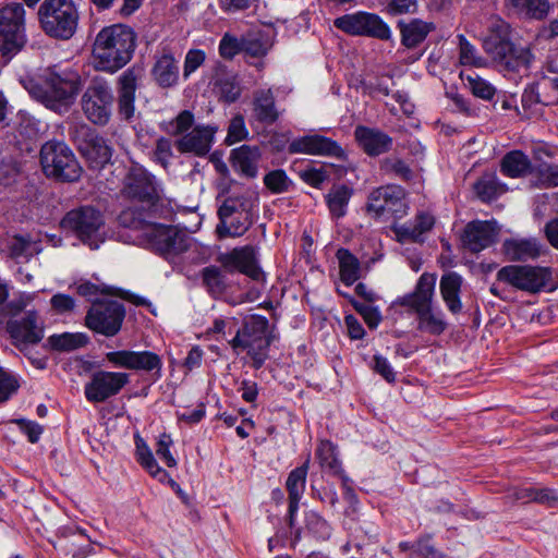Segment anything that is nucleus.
<instances>
[{
  "label": "nucleus",
  "mask_w": 558,
  "mask_h": 558,
  "mask_svg": "<svg viewBox=\"0 0 558 558\" xmlns=\"http://www.w3.org/2000/svg\"><path fill=\"white\" fill-rule=\"evenodd\" d=\"M242 37L238 38L226 33L219 43V53L223 59H232L242 52Z\"/></svg>",
  "instance_id": "obj_56"
},
{
  "label": "nucleus",
  "mask_w": 558,
  "mask_h": 558,
  "mask_svg": "<svg viewBox=\"0 0 558 558\" xmlns=\"http://www.w3.org/2000/svg\"><path fill=\"white\" fill-rule=\"evenodd\" d=\"M436 281V274L423 272L414 290L398 300L416 314L417 329L433 336L441 335L448 326L444 312L434 306Z\"/></svg>",
  "instance_id": "obj_3"
},
{
  "label": "nucleus",
  "mask_w": 558,
  "mask_h": 558,
  "mask_svg": "<svg viewBox=\"0 0 558 558\" xmlns=\"http://www.w3.org/2000/svg\"><path fill=\"white\" fill-rule=\"evenodd\" d=\"M533 163L530 158L521 150H511L507 153L500 163L501 172L509 178H522L531 175Z\"/></svg>",
  "instance_id": "obj_34"
},
{
  "label": "nucleus",
  "mask_w": 558,
  "mask_h": 558,
  "mask_svg": "<svg viewBox=\"0 0 558 558\" xmlns=\"http://www.w3.org/2000/svg\"><path fill=\"white\" fill-rule=\"evenodd\" d=\"M155 159L162 166L167 167L173 156L172 143L169 138L161 137L156 143L154 151Z\"/></svg>",
  "instance_id": "obj_60"
},
{
  "label": "nucleus",
  "mask_w": 558,
  "mask_h": 558,
  "mask_svg": "<svg viewBox=\"0 0 558 558\" xmlns=\"http://www.w3.org/2000/svg\"><path fill=\"white\" fill-rule=\"evenodd\" d=\"M125 195L136 202L131 207L138 208L144 217H163L170 219L173 210L163 199L159 186L150 173L142 168H133L124 185Z\"/></svg>",
  "instance_id": "obj_6"
},
{
  "label": "nucleus",
  "mask_w": 558,
  "mask_h": 558,
  "mask_svg": "<svg viewBox=\"0 0 558 558\" xmlns=\"http://www.w3.org/2000/svg\"><path fill=\"white\" fill-rule=\"evenodd\" d=\"M217 130L218 128L214 125H196L190 132L179 137L174 145L182 154H193L203 157L209 153Z\"/></svg>",
  "instance_id": "obj_23"
},
{
  "label": "nucleus",
  "mask_w": 558,
  "mask_h": 558,
  "mask_svg": "<svg viewBox=\"0 0 558 558\" xmlns=\"http://www.w3.org/2000/svg\"><path fill=\"white\" fill-rule=\"evenodd\" d=\"M113 93L104 77H94L81 98V107L86 119L95 125H107L112 116Z\"/></svg>",
  "instance_id": "obj_12"
},
{
  "label": "nucleus",
  "mask_w": 558,
  "mask_h": 558,
  "mask_svg": "<svg viewBox=\"0 0 558 558\" xmlns=\"http://www.w3.org/2000/svg\"><path fill=\"white\" fill-rule=\"evenodd\" d=\"M125 317L124 306L118 301L96 302L87 312L86 326L106 337L116 336L122 326Z\"/></svg>",
  "instance_id": "obj_17"
},
{
  "label": "nucleus",
  "mask_w": 558,
  "mask_h": 558,
  "mask_svg": "<svg viewBox=\"0 0 558 558\" xmlns=\"http://www.w3.org/2000/svg\"><path fill=\"white\" fill-rule=\"evenodd\" d=\"M489 31L483 43L486 53L505 71L527 70L533 58L531 50L510 41L509 24L502 20H495L492 22Z\"/></svg>",
  "instance_id": "obj_5"
},
{
  "label": "nucleus",
  "mask_w": 558,
  "mask_h": 558,
  "mask_svg": "<svg viewBox=\"0 0 558 558\" xmlns=\"http://www.w3.org/2000/svg\"><path fill=\"white\" fill-rule=\"evenodd\" d=\"M506 257L512 262L536 259L544 252V245L535 238H511L502 243Z\"/></svg>",
  "instance_id": "obj_28"
},
{
  "label": "nucleus",
  "mask_w": 558,
  "mask_h": 558,
  "mask_svg": "<svg viewBox=\"0 0 558 558\" xmlns=\"http://www.w3.org/2000/svg\"><path fill=\"white\" fill-rule=\"evenodd\" d=\"M71 137L77 145L81 154L95 168H102L109 163L113 148L108 141L86 124L75 126L70 131Z\"/></svg>",
  "instance_id": "obj_16"
},
{
  "label": "nucleus",
  "mask_w": 558,
  "mask_h": 558,
  "mask_svg": "<svg viewBox=\"0 0 558 558\" xmlns=\"http://www.w3.org/2000/svg\"><path fill=\"white\" fill-rule=\"evenodd\" d=\"M7 331L13 344L22 352L28 345L37 344L44 339V326L36 311H28L21 319L7 323Z\"/></svg>",
  "instance_id": "obj_20"
},
{
  "label": "nucleus",
  "mask_w": 558,
  "mask_h": 558,
  "mask_svg": "<svg viewBox=\"0 0 558 558\" xmlns=\"http://www.w3.org/2000/svg\"><path fill=\"white\" fill-rule=\"evenodd\" d=\"M339 260L340 279L345 286H351L361 277V265L359 259L345 248L337 252Z\"/></svg>",
  "instance_id": "obj_41"
},
{
  "label": "nucleus",
  "mask_w": 558,
  "mask_h": 558,
  "mask_svg": "<svg viewBox=\"0 0 558 558\" xmlns=\"http://www.w3.org/2000/svg\"><path fill=\"white\" fill-rule=\"evenodd\" d=\"M380 170L387 174H393L403 181L413 179L412 169L402 159L398 157H387L380 161Z\"/></svg>",
  "instance_id": "obj_50"
},
{
  "label": "nucleus",
  "mask_w": 558,
  "mask_h": 558,
  "mask_svg": "<svg viewBox=\"0 0 558 558\" xmlns=\"http://www.w3.org/2000/svg\"><path fill=\"white\" fill-rule=\"evenodd\" d=\"M550 271L546 267L529 265H508L497 272V280L518 290L535 293L541 291L550 279Z\"/></svg>",
  "instance_id": "obj_15"
},
{
  "label": "nucleus",
  "mask_w": 558,
  "mask_h": 558,
  "mask_svg": "<svg viewBox=\"0 0 558 558\" xmlns=\"http://www.w3.org/2000/svg\"><path fill=\"white\" fill-rule=\"evenodd\" d=\"M362 36L373 37L380 40H389L391 39V29L379 15L364 12Z\"/></svg>",
  "instance_id": "obj_44"
},
{
  "label": "nucleus",
  "mask_w": 558,
  "mask_h": 558,
  "mask_svg": "<svg viewBox=\"0 0 558 558\" xmlns=\"http://www.w3.org/2000/svg\"><path fill=\"white\" fill-rule=\"evenodd\" d=\"M265 186L272 194H282L290 190L292 181L288 177L284 170L276 169L265 174L264 179Z\"/></svg>",
  "instance_id": "obj_47"
},
{
  "label": "nucleus",
  "mask_w": 558,
  "mask_h": 558,
  "mask_svg": "<svg viewBox=\"0 0 558 558\" xmlns=\"http://www.w3.org/2000/svg\"><path fill=\"white\" fill-rule=\"evenodd\" d=\"M194 124V116L191 111L184 110L180 112L177 118L171 122L172 134H185L191 131Z\"/></svg>",
  "instance_id": "obj_59"
},
{
  "label": "nucleus",
  "mask_w": 558,
  "mask_h": 558,
  "mask_svg": "<svg viewBox=\"0 0 558 558\" xmlns=\"http://www.w3.org/2000/svg\"><path fill=\"white\" fill-rule=\"evenodd\" d=\"M435 225L433 215L420 211L412 221L395 223L391 228L400 243L423 242V234L430 231Z\"/></svg>",
  "instance_id": "obj_27"
},
{
  "label": "nucleus",
  "mask_w": 558,
  "mask_h": 558,
  "mask_svg": "<svg viewBox=\"0 0 558 558\" xmlns=\"http://www.w3.org/2000/svg\"><path fill=\"white\" fill-rule=\"evenodd\" d=\"M252 118L262 124H274L279 118L271 88L257 89L253 94Z\"/></svg>",
  "instance_id": "obj_30"
},
{
  "label": "nucleus",
  "mask_w": 558,
  "mask_h": 558,
  "mask_svg": "<svg viewBox=\"0 0 558 558\" xmlns=\"http://www.w3.org/2000/svg\"><path fill=\"white\" fill-rule=\"evenodd\" d=\"M373 369L388 383L396 381V373L393 372L389 361L386 357L379 354L374 355Z\"/></svg>",
  "instance_id": "obj_63"
},
{
  "label": "nucleus",
  "mask_w": 558,
  "mask_h": 558,
  "mask_svg": "<svg viewBox=\"0 0 558 558\" xmlns=\"http://www.w3.org/2000/svg\"><path fill=\"white\" fill-rule=\"evenodd\" d=\"M143 73L142 66L133 65L118 77L119 113L125 120H130L134 116L135 92L137 89V82L142 78Z\"/></svg>",
  "instance_id": "obj_24"
},
{
  "label": "nucleus",
  "mask_w": 558,
  "mask_h": 558,
  "mask_svg": "<svg viewBox=\"0 0 558 558\" xmlns=\"http://www.w3.org/2000/svg\"><path fill=\"white\" fill-rule=\"evenodd\" d=\"M397 27L401 35V44L409 49L421 45L436 28L434 23L421 19L400 20Z\"/></svg>",
  "instance_id": "obj_31"
},
{
  "label": "nucleus",
  "mask_w": 558,
  "mask_h": 558,
  "mask_svg": "<svg viewBox=\"0 0 558 558\" xmlns=\"http://www.w3.org/2000/svg\"><path fill=\"white\" fill-rule=\"evenodd\" d=\"M248 136L245 120L242 114H235L229 123L226 142L229 145L241 142Z\"/></svg>",
  "instance_id": "obj_54"
},
{
  "label": "nucleus",
  "mask_w": 558,
  "mask_h": 558,
  "mask_svg": "<svg viewBox=\"0 0 558 558\" xmlns=\"http://www.w3.org/2000/svg\"><path fill=\"white\" fill-rule=\"evenodd\" d=\"M104 360L113 367L130 371L154 372L161 376V357L153 351L118 350L105 353Z\"/></svg>",
  "instance_id": "obj_19"
},
{
  "label": "nucleus",
  "mask_w": 558,
  "mask_h": 558,
  "mask_svg": "<svg viewBox=\"0 0 558 558\" xmlns=\"http://www.w3.org/2000/svg\"><path fill=\"white\" fill-rule=\"evenodd\" d=\"M290 154H308L318 156H331L339 159L344 158V150L329 137L314 134L294 138L289 143Z\"/></svg>",
  "instance_id": "obj_22"
},
{
  "label": "nucleus",
  "mask_w": 558,
  "mask_h": 558,
  "mask_svg": "<svg viewBox=\"0 0 558 558\" xmlns=\"http://www.w3.org/2000/svg\"><path fill=\"white\" fill-rule=\"evenodd\" d=\"M228 272L240 271L255 281H264L265 275L257 264L256 251L252 245L233 248L219 257Z\"/></svg>",
  "instance_id": "obj_21"
},
{
  "label": "nucleus",
  "mask_w": 558,
  "mask_h": 558,
  "mask_svg": "<svg viewBox=\"0 0 558 558\" xmlns=\"http://www.w3.org/2000/svg\"><path fill=\"white\" fill-rule=\"evenodd\" d=\"M316 456L319 465L328 471L329 473L337 475L342 478L345 483L348 477L345 476L341 462L336 452V446L329 440H322L316 449Z\"/></svg>",
  "instance_id": "obj_36"
},
{
  "label": "nucleus",
  "mask_w": 558,
  "mask_h": 558,
  "mask_svg": "<svg viewBox=\"0 0 558 558\" xmlns=\"http://www.w3.org/2000/svg\"><path fill=\"white\" fill-rule=\"evenodd\" d=\"M462 287V277L457 272H447L440 278L439 289L441 298L452 314H459L462 311L460 292Z\"/></svg>",
  "instance_id": "obj_32"
},
{
  "label": "nucleus",
  "mask_w": 558,
  "mask_h": 558,
  "mask_svg": "<svg viewBox=\"0 0 558 558\" xmlns=\"http://www.w3.org/2000/svg\"><path fill=\"white\" fill-rule=\"evenodd\" d=\"M205 58L206 56L203 50H190L185 56L183 75L187 77L195 72L204 63Z\"/></svg>",
  "instance_id": "obj_61"
},
{
  "label": "nucleus",
  "mask_w": 558,
  "mask_h": 558,
  "mask_svg": "<svg viewBox=\"0 0 558 558\" xmlns=\"http://www.w3.org/2000/svg\"><path fill=\"white\" fill-rule=\"evenodd\" d=\"M474 190L482 201L489 202L505 193L506 187L494 173H486L476 181Z\"/></svg>",
  "instance_id": "obj_43"
},
{
  "label": "nucleus",
  "mask_w": 558,
  "mask_h": 558,
  "mask_svg": "<svg viewBox=\"0 0 558 558\" xmlns=\"http://www.w3.org/2000/svg\"><path fill=\"white\" fill-rule=\"evenodd\" d=\"M136 47V35L123 24L104 27L93 45V62L97 71L113 74L132 59Z\"/></svg>",
  "instance_id": "obj_2"
},
{
  "label": "nucleus",
  "mask_w": 558,
  "mask_h": 558,
  "mask_svg": "<svg viewBox=\"0 0 558 558\" xmlns=\"http://www.w3.org/2000/svg\"><path fill=\"white\" fill-rule=\"evenodd\" d=\"M61 227L90 250L99 248L109 235L104 214L90 205L68 211L61 220Z\"/></svg>",
  "instance_id": "obj_8"
},
{
  "label": "nucleus",
  "mask_w": 558,
  "mask_h": 558,
  "mask_svg": "<svg viewBox=\"0 0 558 558\" xmlns=\"http://www.w3.org/2000/svg\"><path fill=\"white\" fill-rule=\"evenodd\" d=\"M461 77L462 80L466 81L470 90L475 97L482 98L484 100H490L495 96L496 88L477 74H468L464 76L461 73Z\"/></svg>",
  "instance_id": "obj_49"
},
{
  "label": "nucleus",
  "mask_w": 558,
  "mask_h": 558,
  "mask_svg": "<svg viewBox=\"0 0 558 558\" xmlns=\"http://www.w3.org/2000/svg\"><path fill=\"white\" fill-rule=\"evenodd\" d=\"M531 182L541 189L558 186V165L549 162H537L531 169Z\"/></svg>",
  "instance_id": "obj_40"
},
{
  "label": "nucleus",
  "mask_w": 558,
  "mask_h": 558,
  "mask_svg": "<svg viewBox=\"0 0 558 558\" xmlns=\"http://www.w3.org/2000/svg\"><path fill=\"white\" fill-rule=\"evenodd\" d=\"M158 217H144L136 207H128L118 216L119 225L129 229L133 244L150 248L171 263L190 247V238L174 226L155 222Z\"/></svg>",
  "instance_id": "obj_1"
},
{
  "label": "nucleus",
  "mask_w": 558,
  "mask_h": 558,
  "mask_svg": "<svg viewBox=\"0 0 558 558\" xmlns=\"http://www.w3.org/2000/svg\"><path fill=\"white\" fill-rule=\"evenodd\" d=\"M20 383L17 377L0 367V403L7 402L19 390Z\"/></svg>",
  "instance_id": "obj_52"
},
{
  "label": "nucleus",
  "mask_w": 558,
  "mask_h": 558,
  "mask_svg": "<svg viewBox=\"0 0 558 558\" xmlns=\"http://www.w3.org/2000/svg\"><path fill=\"white\" fill-rule=\"evenodd\" d=\"M135 445H136V459L137 462L155 478H157L159 482H166L169 480V474L166 470L161 469L150 448L147 446V444L144 441L143 438L140 436L135 437Z\"/></svg>",
  "instance_id": "obj_37"
},
{
  "label": "nucleus",
  "mask_w": 558,
  "mask_h": 558,
  "mask_svg": "<svg viewBox=\"0 0 558 558\" xmlns=\"http://www.w3.org/2000/svg\"><path fill=\"white\" fill-rule=\"evenodd\" d=\"M498 234L496 222L493 221H472L466 225L462 243L465 248L473 253H478L490 246Z\"/></svg>",
  "instance_id": "obj_25"
},
{
  "label": "nucleus",
  "mask_w": 558,
  "mask_h": 558,
  "mask_svg": "<svg viewBox=\"0 0 558 558\" xmlns=\"http://www.w3.org/2000/svg\"><path fill=\"white\" fill-rule=\"evenodd\" d=\"M269 322L265 316L251 315L244 318L242 327L229 341L234 351L242 350L252 359V365L259 369L268 359L270 344L276 340L272 331H268Z\"/></svg>",
  "instance_id": "obj_7"
},
{
  "label": "nucleus",
  "mask_w": 558,
  "mask_h": 558,
  "mask_svg": "<svg viewBox=\"0 0 558 558\" xmlns=\"http://www.w3.org/2000/svg\"><path fill=\"white\" fill-rule=\"evenodd\" d=\"M534 501L549 508H558V493L551 488H535Z\"/></svg>",
  "instance_id": "obj_64"
},
{
  "label": "nucleus",
  "mask_w": 558,
  "mask_h": 558,
  "mask_svg": "<svg viewBox=\"0 0 558 558\" xmlns=\"http://www.w3.org/2000/svg\"><path fill=\"white\" fill-rule=\"evenodd\" d=\"M242 52L251 57H263L269 50L267 38L260 34L242 36Z\"/></svg>",
  "instance_id": "obj_51"
},
{
  "label": "nucleus",
  "mask_w": 558,
  "mask_h": 558,
  "mask_svg": "<svg viewBox=\"0 0 558 558\" xmlns=\"http://www.w3.org/2000/svg\"><path fill=\"white\" fill-rule=\"evenodd\" d=\"M254 201L247 194L228 196L218 208L219 223L216 232L219 238H238L253 225Z\"/></svg>",
  "instance_id": "obj_10"
},
{
  "label": "nucleus",
  "mask_w": 558,
  "mask_h": 558,
  "mask_svg": "<svg viewBox=\"0 0 558 558\" xmlns=\"http://www.w3.org/2000/svg\"><path fill=\"white\" fill-rule=\"evenodd\" d=\"M80 88V76L74 72L49 70L41 82L26 85L29 95L47 108L62 112L74 101Z\"/></svg>",
  "instance_id": "obj_4"
},
{
  "label": "nucleus",
  "mask_w": 558,
  "mask_h": 558,
  "mask_svg": "<svg viewBox=\"0 0 558 558\" xmlns=\"http://www.w3.org/2000/svg\"><path fill=\"white\" fill-rule=\"evenodd\" d=\"M15 424L20 427L21 432L26 435L27 439L32 444L39 440L43 434V427L38 423L25 418H19L15 421Z\"/></svg>",
  "instance_id": "obj_62"
},
{
  "label": "nucleus",
  "mask_w": 558,
  "mask_h": 558,
  "mask_svg": "<svg viewBox=\"0 0 558 558\" xmlns=\"http://www.w3.org/2000/svg\"><path fill=\"white\" fill-rule=\"evenodd\" d=\"M172 439L168 434H161L157 441L156 453L169 468L177 466V460L170 452Z\"/></svg>",
  "instance_id": "obj_58"
},
{
  "label": "nucleus",
  "mask_w": 558,
  "mask_h": 558,
  "mask_svg": "<svg viewBox=\"0 0 558 558\" xmlns=\"http://www.w3.org/2000/svg\"><path fill=\"white\" fill-rule=\"evenodd\" d=\"M47 342L54 351L70 352L84 347L88 342V337L81 332H63L50 336Z\"/></svg>",
  "instance_id": "obj_42"
},
{
  "label": "nucleus",
  "mask_w": 558,
  "mask_h": 558,
  "mask_svg": "<svg viewBox=\"0 0 558 558\" xmlns=\"http://www.w3.org/2000/svg\"><path fill=\"white\" fill-rule=\"evenodd\" d=\"M405 192L400 185L388 184L374 189L368 197L366 208L375 217L391 215L401 218L407 214Z\"/></svg>",
  "instance_id": "obj_18"
},
{
  "label": "nucleus",
  "mask_w": 558,
  "mask_h": 558,
  "mask_svg": "<svg viewBox=\"0 0 558 558\" xmlns=\"http://www.w3.org/2000/svg\"><path fill=\"white\" fill-rule=\"evenodd\" d=\"M509 10L519 16L542 20L549 11L548 0H509Z\"/></svg>",
  "instance_id": "obj_38"
},
{
  "label": "nucleus",
  "mask_w": 558,
  "mask_h": 558,
  "mask_svg": "<svg viewBox=\"0 0 558 558\" xmlns=\"http://www.w3.org/2000/svg\"><path fill=\"white\" fill-rule=\"evenodd\" d=\"M216 87L218 88L220 97L229 104L234 102L241 95V88L232 77L217 80Z\"/></svg>",
  "instance_id": "obj_55"
},
{
  "label": "nucleus",
  "mask_w": 558,
  "mask_h": 558,
  "mask_svg": "<svg viewBox=\"0 0 558 558\" xmlns=\"http://www.w3.org/2000/svg\"><path fill=\"white\" fill-rule=\"evenodd\" d=\"M38 19L47 35L65 40L76 32L78 11L73 0H45L39 7Z\"/></svg>",
  "instance_id": "obj_9"
},
{
  "label": "nucleus",
  "mask_w": 558,
  "mask_h": 558,
  "mask_svg": "<svg viewBox=\"0 0 558 558\" xmlns=\"http://www.w3.org/2000/svg\"><path fill=\"white\" fill-rule=\"evenodd\" d=\"M25 43V9L22 3H9L0 9V52L11 58Z\"/></svg>",
  "instance_id": "obj_13"
},
{
  "label": "nucleus",
  "mask_w": 558,
  "mask_h": 558,
  "mask_svg": "<svg viewBox=\"0 0 558 558\" xmlns=\"http://www.w3.org/2000/svg\"><path fill=\"white\" fill-rule=\"evenodd\" d=\"M363 20L364 12L360 11L352 14H345L340 17H337L333 22V25L352 36H362L363 34Z\"/></svg>",
  "instance_id": "obj_48"
},
{
  "label": "nucleus",
  "mask_w": 558,
  "mask_h": 558,
  "mask_svg": "<svg viewBox=\"0 0 558 558\" xmlns=\"http://www.w3.org/2000/svg\"><path fill=\"white\" fill-rule=\"evenodd\" d=\"M310 456L301 466L293 469L286 481V488L289 494V509L288 517L289 523H293L295 520V513L299 509L300 500L305 492L306 477L310 469Z\"/></svg>",
  "instance_id": "obj_29"
},
{
  "label": "nucleus",
  "mask_w": 558,
  "mask_h": 558,
  "mask_svg": "<svg viewBox=\"0 0 558 558\" xmlns=\"http://www.w3.org/2000/svg\"><path fill=\"white\" fill-rule=\"evenodd\" d=\"M355 311L363 317L365 324L371 328L375 329L380 324L383 316L376 306L368 303H362L357 301H351Z\"/></svg>",
  "instance_id": "obj_53"
},
{
  "label": "nucleus",
  "mask_w": 558,
  "mask_h": 558,
  "mask_svg": "<svg viewBox=\"0 0 558 558\" xmlns=\"http://www.w3.org/2000/svg\"><path fill=\"white\" fill-rule=\"evenodd\" d=\"M354 137L363 151L371 157L388 153L393 144L392 137L384 131L365 125L355 128Z\"/></svg>",
  "instance_id": "obj_26"
},
{
  "label": "nucleus",
  "mask_w": 558,
  "mask_h": 558,
  "mask_svg": "<svg viewBox=\"0 0 558 558\" xmlns=\"http://www.w3.org/2000/svg\"><path fill=\"white\" fill-rule=\"evenodd\" d=\"M130 381L129 373L98 369L84 385V396L90 403H102L119 395Z\"/></svg>",
  "instance_id": "obj_14"
},
{
  "label": "nucleus",
  "mask_w": 558,
  "mask_h": 558,
  "mask_svg": "<svg viewBox=\"0 0 558 558\" xmlns=\"http://www.w3.org/2000/svg\"><path fill=\"white\" fill-rule=\"evenodd\" d=\"M40 163L44 173L62 182L77 181L82 175L75 155L63 142H47L40 149Z\"/></svg>",
  "instance_id": "obj_11"
},
{
  "label": "nucleus",
  "mask_w": 558,
  "mask_h": 558,
  "mask_svg": "<svg viewBox=\"0 0 558 558\" xmlns=\"http://www.w3.org/2000/svg\"><path fill=\"white\" fill-rule=\"evenodd\" d=\"M203 283L207 291L214 295H221L226 290L225 276L216 266H208L202 270Z\"/></svg>",
  "instance_id": "obj_46"
},
{
  "label": "nucleus",
  "mask_w": 558,
  "mask_h": 558,
  "mask_svg": "<svg viewBox=\"0 0 558 558\" xmlns=\"http://www.w3.org/2000/svg\"><path fill=\"white\" fill-rule=\"evenodd\" d=\"M459 63L463 66L484 68L486 60L477 52L476 48L463 36L459 35Z\"/></svg>",
  "instance_id": "obj_45"
},
{
  "label": "nucleus",
  "mask_w": 558,
  "mask_h": 558,
  "mask_svg": "<svg viewBox=\"0 0 558 558\" xmlns=\"http://www.w3.org/2000/svg\"><path fill=\"white\" fill-rule=\"evenodd\" d=\"M384 4L390 15L413 14L417 11L416 0H385Z\"/></svg>",
  "instance_id": "obj_57"
},
{
  "label": "nucleus",
  "mask_w": 558,
  "mask_h": 558,
  "mask_svg": "<svg viewBox=\"0 0 558 558\" xmlns=\"http://www.w3.org/2000/svg\"><path fill=\"white\" fill-rule=\"evenodd\" d=\"M153 75L162 87H170L179 80L178 62L171 53H163L154 65Z\"/></svg>",
  "instance_id": "obj_35"
},
{
  "label": "nucleus",
  "mask_w": 558,
  "mask_h": 558,
  "mask_svg": "<svg viewBox=\"0 0 558 558\" xmlns=\"http://www.w3.org/2000/svg\"><path fill=\"white\" fill-rule=\"evenodd\" d=\"M352 194V189L347 185L335 186L329 191L326 195V203L332 218L339 219L347 215Z\"/></svg>",
  "instance_id": "obj_39"
},
{
  "label": "nucleus",
  "mask_w": 558,
  "mask_h": 558,
  "mask_svg": "<svg viewBox=\"0 0 558 558\" xmlns=\"http://www.w3.org/2000/svg\"><path fill=\"white\" fill-rule=\"evenodd\" d=\"M260 154L257 147L243 145L232 150L231 161L234 170L247 178L257 175V163Z\"/></svg>",
  "instance_id": "obj_33"
}]
</instances>
